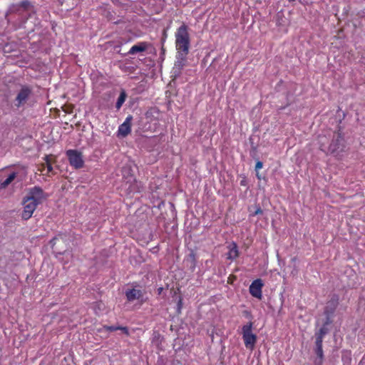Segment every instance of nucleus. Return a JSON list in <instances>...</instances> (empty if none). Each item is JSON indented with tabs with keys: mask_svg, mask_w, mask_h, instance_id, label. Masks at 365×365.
I'll use <instances>...</instances> for the list:
<instances>
[{
	"mask_svg": "<svg viewBox=\"0 0 365 365\" xmlns=\"http://www.w3.org/2000/svg\"><path fill=\"white\" fill-rule=\"evenodd\" d=\"M319 149L327 155H339L344 150L345 140L340 130L330 132L328 138L326 135L319 136Z\"/></svg>",
	"mask_w": 365,
	"mask_h": 365,
	"instance_id": "1",
	"label": "nucleus"
},
{
	"mask_svg": "<svg viewBox=\"0 0 365 365\" xmlns=\"http://www.w3.org/2000/svg\"><path fill=\"white\" fill-rule=\"evenodd\" d=\"M35 13L34 6L29 0H22L20 3L13 4L9 9V14L20 19L19 26H21L32 14Z\"/></svg>",
	"mask_w": 365,
	"mask_h": 365,
	"instance_id": "2",
	"label": "nucleus"
},
{
	"mask_svg": "<svg viewBox=\"0 0 365 365\" xmlns=\"http://www.w3.org/2000/svg\"><path fill=\"white\" fill-rule=\"evenodd\" d=\"M188 29V26L185 23H182L175 34L177 52H180L182 55H187L189 53L190 37Z\"/></svg>",
	"mask_w": 365,
	"mask_h": 365,
	"instance_id": "3",
	"label": "nucleus"
},
{
	"mask_svg": "<svg viewBox=\"0 0 365 365\" xmlns=\"http://www.w3.org/2000/svg\"><path fill=\"white\" fill-rule=\"evenodd\" d=\"M253 322H249L242 327V339L245 347L252 351L257 341V336L252 333Z\"/></svg>",
	"mask_w": 365,
	"mask_h": 365,
	"instance_id": "4",
	"label": "nucleus"
},
{
	"mask_svg": "<svg viewBox=\"0 0 365 365\" xmlns=\"http://www.w3.org/2000/svg\"><path fill=\"white\" fill-rule=\"evenodd\" d=\"M25 197L38 205L48 197V195L41 187L34 186L29 189Z\"/></svg>",
	"mask_w": 365,
	"mask_h": 365,
	"instance_id": "5",
	"label": "nucleus"
},
{
	"mask_svg": "<svg viewBox=\"0 0 365 365\" xmlns=\"http://www.w3.org/2000/svg\"><path fill=\"white\" fill-rule=\"evenodd\" d=\"M66 155L71 166L75 169H81L84 166L83 156L81 151L70 149L66 150Z\"/></svg>",
	"mask_w": 365,
	"mask_h": 365,
	"instance_id": "6",
	"label": "nucleus"
},
{
	"mask_svg": "<svg viewBox=\"0 0 365 365\" xmlns=\"http://www.w3.org/2000/svg\"><path fill=\"white\" fill-rule=\"evenodd\" d=\"M32 95V89L30 86L24 85L18 91L14 100V105L17 108L24 106Z\"/></svg>",
	"mask_w": 365,
	"mask_h": 365,
	"instance_id": "7",
	"label": "nucleus"
},
{
	"mask_svg": "<svg viewBox=\"0 0 365 365\" xmlns=\"http://www.w3.org/2000/svg\"><path fill=\"white\" fill-rule=\"evenodd\" d=\"M22 204L24 206V210L21 213V217H22V219L27 220L31 217V216H32L34 212L36 210L38 205H37V203H35V202L29 200L26 197H24Z\"/></svg>",
	"mask_w": 365,
	"mask_h": 365,
	"instance_id": "8",
	"label": "nucleus"
},
{
	"mask_svg": "<svg viewBox=\"0 0 365 365\" xmlns=\"http://www.w3.org/2000/svg\"><path fill=\"white\" fill-rule=\"evenodd\" d=\"M133 116L128 115L124 122L120 124L117 131L118 138H125L131 133Z\"/></svg>",
	"mask_w": 365,
	"mask_h": 365,
	"instance_id": "9",
	"label": "nucleus"
},
{
	"mask_svg": "<svg viewBox=\"0 0 365 365\" xmlns=\"http://www.w3.org/2000/svg\"><path fill=\"white\" fill-rule=\"evenodd\" d=\"M264 286V284L262 282V280L261 279H257L254 280L252 284L250 286L249 290L250 294L258 299H262V287Z\"/></svg>",
	"mask_w": 365,
	"mask_h": 365,
	"instance_id": "10",
	"label": "nucleus"
},
{
	"mask_svg": "<svg viewBox=\"0 0 365 365\" xmlns=\"http://www.w3.org/2000/svg\"><path fill=\"white\" fill-rule=\"evenodd\" d=\"M150 46V43L146 41H140L133 45L128 51V54L133 55L137 53L144 52Z\"/></svg>",
	"mask_w": 365,
	"mask_h": 365,
	"instance_id": "11",
	"label": "nucleus"
},
{
	"mask_svg": "<svg viewBox=\"0 0 365 365\" xmlns=\"http://www.w3.org/2000/svg\"><path fill=\"white\" fill-rule=\"evenodd\" d=\"M187 55H182L180 52H177L178 61L175 63V68L178 70V73H180L182 69L185 66Z\"/></svg>",
	"mask_w": 365,
	"mask_h": 365,
	"instance_id": "12",
	"label": "nucleus"
},
{
	"mask_svg": "<svg viewBox=\"0 0 365 365\" xmlns=\"http://www.w3.org/2000/svg\"><path fill=\"white\" fill-rule=\"evenodd\" d=\"M142 292L140 289H130L125 292V296L129 302H132L135 299H138L142 297Z\"/></svg>",
	"mask_w": 365,
	"mask_h": 365,
	"instance_id": "13",
	"label": "nucleus"
},
{
	"mask_svg": "<svg viewBox=\"0 0 365 365\" xmlns=\"http://www.w3.org/2000/svg\"><path fill=\"white\" fill-rule=\"evenodd\" d=\"M16 175H17V174L16 172H12L11 173H10L6 180L1 182L0 190L6 188L14 181V180L16 178Z\"/></svg>",
	"mask_w": 365,
	"mask_h": 365,
	"instance_id": "14",
	"label": "nucleus"
},
{
	"mask_svg": "<svg viewBox=\"0 0 365 365\" xmlns=\"http://www.w3.org/2000/svg\"><path fill=\"white\" fill-rule=\"evenodd\" d=\"M103 328H104L105 330H106L108 331H117V330H120L126 336H129L130 335L129 330H128V327H126L105 325L103 327Z\"/></svg>",
	"mask_w": 365,
	"mask_h": 365,
	"instance_id": "15",
	"label": "nucleus"
},
{
	"mask_svg": "<svg viewBox=\"0 0 365 365\" xmlns=\"http://www.w3.org/2000/svg\"><path fill=\"white\" fill-rule=\"evenodd\" d=\"M329 317L327 316V321L324 322L322 327L319 329L318 331L315 333V337L320 336L324 339V336L328 333V329L326 327L330 323Z\"/></svg>",
	"mask_w": 365,
	"mask_h": 365,
	"instance_id": "16",
	"label": "nucleus"
},
{
	"mask_svg": "<svg viewBox=\"0 0 365 365\" xmlns=\"http://www.w3.org/2000/svg\"><path fill=\"white\" fill-rule=\"evenodd\" d=\"M239 256V251L236 243L233 242L232 247L230 249L227 259H235Z\"/></svg>",
	"mask_w": 365,
	"mask_h": 365,
	"instance_id": "17",
	"label": "nucleus"
},
{
	"mask_svg": "<svg viewBox=\"0 0 365 365\" xmlns=\"http://www.w3.org/2000/svg\"><path fill=\"white\" fill-rule=\"evenodd\" d=\"M125 99H126V93L124 91H123L120 92V96H118V98L115 103V108L118 110H119L121 108V106L124 103Z\"/></svg>",
	"mask_w": 365,
	"mask_h": 365,
	"instance_id": "18",
	"label": "nucleus"
},
{
	"mask_svg": "<svg viewBox=\"0 0 365 365\" xmlns=\"http://www.w3.org/2000/svg\"><path fill=\"white\" fill-rule=\"evenodd\" d=\"M315 354L320 359V364H322V361L324 358L322 346L315 347Z\"/></svg>",
	"mask_w": 365,
	"mask_h": 365,
	"instance_id": "19",
	"label": "nucleus"
},
{
	"mask_svg": "<svg viewBox=\"0 0 365 365\" xmlns=\"http://www.w3.org/2000/svg\"><path fill=\"white\" fill-rule=\"evenodd\" d=\"M46 167V175L48 177H51L52 175H55L56 173L53 170L52 165H48Z\"/></svg>",
	"mask_w": 365,
	"mask_h": 365,
	"instance_id": "20",
	"label": "nucleus"
},
{
	"mask_svg": "<svg viewBox=\"0 0 365 365\" xmlns=\"http://www.w3.org/2000/svg\"><path fill=\"white\" fill-rule=\"evenodd\" d=\"M51 157H52V155H46L44 157L46 166H48V165H52L53 163L55 162V160H52Z\"/></svg>",
	"mask_w": 365,
	"mask_h": 365,
	"instance_id": "21",
	"label": "nucleus"
},
{
	"mask_svg": "<svg viewBox=\"0 0 365 365\" xmlns=\"http://www.w3.org/2000/svg\"><path fill=\"white\" fill-rule=\"evenodd\" d=\"M315 338H316V341H315L316 347L322 346V343H323L324 339L321 338L320 336H317Z\"/></svg>",
	"mask_w": 365,
	"mask_h": 365,
	"instance_id": "22",
	"label": "nucleus"
},
{
	"mask_svg": "<svg viewBox=\"0 0 365 365\" xmlns=\"http://www.w3.org/2000/svg\"><path fill=\"white\" fill-rule=\"evenodd\" d=\"M189 257L190 259H191V261L192 262L194 266L195 265V263H196V255L192 252L190 255H189Z\"/></svg>",
	"mask_w": 365,
	"mask_h": 365,
	"instance_id": "23",
	"label": "nucleus"
},
{
	"mask_svg": "<svg viewBox=\"0 0 365 365\" xmlns=\"http://www.w3.org/2000/svg\"><path fill=\"white\" fill-rule=\"evenodd\" d=\"M262 166H263V163H262V162H261V161H257V162L256 163V165H255V170H258L261 169V168H262Z\"/></svg>",
	"mask_w": 365,
	"mask_h": 365,
	"instance_id": "24",
	"label": "nucleus"
},
{
	"mask_svg": "<svg viewBox=\"0 0 365 365\" xmlns=\"http://www.w3.org/2000/svg\"><path fill=\"white\" fill-rule=\"evenodd\" d=\"M263 211L260 207H258L256 210L255 211L253 215H257L262 214Z\"/></svg>",
	"mask_w": 365,
	"mask_h": 365,
	"instance_id": "25",
	"label": "nucleus"
},
{
	"mask_svg": "<svg viewBox=\"0 0 365 365\" xmlns=\"http://www.w3.org/2000/svg\"><path fill=\"white\" fill-rule=\"evenodd\" d=\"M57 240L56 237H53L51 241H50V243L51 245H52V247L55 245L56 243V240Z\"/></svg>",
	"mask_w": 365,
	"mask_h": 365,
	"instance_id": "26",
	"label": "nucleus"
},
{
	"mask_svg": "<svg viewBox=\"0 0 365 365\" xmlns=\"http://www.w3.org/2000/svg\"><path fill=\"white\" fill-rule=\"evenodd\" d=\"M61 4H63L64 0H58Z\"/></svg>",
	"mask_w": 365,
	"mask_h": 365,
	"instance_id": "27",
	"label": "nucleus"
},
{
	"mask_svg": "<svg viewBox=\"0 0 365 365\" xmlns=\"http://www.w3.org/2000/svg\"><path fill=\"white\" fill-rule=\"evenodd\" d=\"M120 45H118V46H115L114 48H115V49H117V48H120Z\"/></svg>",
	"mask_w": 365,
	"mask_h": 365,
	"instance_id": "28",
	"label": "nucleus"
}]
</instances>
